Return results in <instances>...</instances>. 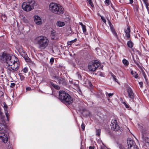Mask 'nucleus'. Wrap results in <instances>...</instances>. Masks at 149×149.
Instances as JSON below:
<instances>
[{
  "mask_svg": "<svg viewBox=\"0 0 149 149\" xmlns=\"http://www.w3.org/2000/svg\"><path fill=\"white\" fill-rule=\"evenodd\" d=\"M58 98L61 102L67 105L71 104L73 102V98L68 93L63 91H60L58 92Z\"/></svg>",
  "mask_w": 149,
  "mask_h": 149,
  "instance_id": "nucleus-1",
  "label": "nucleus"
},
{
  "mask_svg": "<svg viewBox=\"0 0 149 149\" xmlns=\"http://www.w3.org/2000/svg\"><path fill=\"white\" fill-rule=\"evenodd\" d=\"M35 40L38 45L39 48L41 49H45L48 46L49 40L45 36H38Z\"/></svg>",
  "mask_w": 149,
  "mask_h": 149,
  "instance_id": "nucleus-2",
  "label": "nucleus"
},
{
  "mask_svg": "<svg viewBox=\"0 0 149 149\" xmlns=\"http://www.w3.org/2000/svg\"><path fill=\"white\" fill-rule=\"evenodd\" d=\"M49 10L56 14L61 15L64 12V8L60 5L55 3H52L49 6Z\"/></svg>",
  "mask_w": 149,
  "mask_h": 149,
  "instance_id": "nucleus-3",
  "label": "nucleus"
},
{
  "mask_svg": "<svg viewBox=\"0 0 149 149\" xmlns=\"http://www.w3.org/2000/svg\"><path fill=\"white\" fill-rule=\"evenodd\" d=\"M36 4L34 0H28L22 4V9L26 11H30L34 9V6Z\"/></svg>",
  "mask_w": 149,
  "mask_h": 149,
  "instance_id": "nucleus-4",
  "label": "nucleus"
},
{
  "mask_svg": "<svg viewBox=\"0 0 149 149\" xmlns=\"http://www.w3.org/2000/svg\"><path fill=\"white\" fill-rule=\"evenodd\" d=\"M12 59L10 55L4 53H3L1 57V60L2 62H6L8 65L12 64L10 61Z\"/></svg>",
  "mask_w": 149,
  "mask_h": 149,
  "instance_id": "nucleus-5",
  "label": "nucleus"
},
{
  "mask_svg": "<svg viewBox=\"0 0 149 149\" xmlns=\"http://www.w3.org/2000/svg\"><path fill=\"white\" fill-rule=\"evenodd\" d=\"M100 65V64L97 61H95L94 62H92L88 65V69L90 71L94 72L99 67Z\"/></svg>",
  "mask_w": 149,
  "mask_h": 149,
  "instance_id": "nucleus-6",
  "label": "nucleus"
},
{
  "mask_svg": "<svg viewBox=\"0 0 149 149\" xmlns=\"http://www.w3.org/2000/svg\"><path fill=\"white\" fill-rule=\"evenodd\" d=\"M127 143L129 149H139L135 142L130 138L127 139Z\"/></svg>",
  "mask_w": 149,
  "mask_h": 149,
  "instance_id": "nucleus-7",
  "label": "nucleus"
},
{
  "mask_svg": "<svg viewBox=\"0 0 149 149\" xmlns=\"http://www.w3.org/2000/svg\"><path fill=\"white\" fill-rule=\"evenodd\" d=\"M8 132H0V139L4 143L8 141Z\"/></svg>",
  "mask_w": 149,
  "mask_h": 149,
  "instance_id": "nucleus-8",
  "label": "nucleus"
},
{
  "mask_svg": "<svg viewBox=\"0 0 149 149\" xmlns=\"http://www.w3.org/2000/svg\"><path fill=\"white\" fill-rule=\"evenodd\" d=\"M110 126L112 129L114 131H117L120 130V127L116 120H112Z\"/></svg>",
  "mask_w": 149,
  "mask_h": 149,
  "instance_id": "nucleus-9",
  "label": "nucleus"
},
{
  "mask_svg": "<svg viewBox=\"0 0 149 149\" xmlns=\"http://www.w3.org/2000/svg\"><path fill=\"white\" fill-rule=\"evenodd\" d=\"M8 128L6 123L4 121L0 123V131L1 132H8Z\"/></svg>",
  "mask_w": 149,
  "mask_h": 149,
  "instance_id": "nucleus-10",
  "label": "nucleus"
},
{
  "mask_svg": "<svg viewBox=\"0 0 149 149\" xmlns=\"http://www.w3.org/2000/svg\"><path fill=\"white\" fill-rule=\"evenodd\" d=\"M10 62H11L12 64H11V65H13L15 68V69H13V70L15 69V70H17L18 69L19 65V62L17 61H15L13 58L11 60Z\"/></svg>",
  "mask_w": 149,
  "mask_h": 149,
  "instance_id": "nucleus-11",
  "label": "nucleus"
},
{
  "mask_svg": "<svg viewBox=\"0 0 149 149\" xmlns=\"http://www.w3.org/2000/svg\"><path fill=\"white\" fill-rule=\"evenodd\" d=\"M34 22L36 24L38 25L41 24V19L40 17L38 15H35L34 17Z\"/></svg>",
  "mask_w": 149,
  "mask_h": 149,
  "instance_id": "nucleus-12",
  "label": "nucleus"
},
{
  "mask_svg": "<svg viewBox=\"0 0 149 149\" xmlns=\"http://www.w3.org/2000/svg\"><path fill=\"white\" fill-rule=\"evenodd\" d=\"M127 92L128 93L129 97L132 99H133L134 98V94L132 89L130 87L128 88H127Z\"/></svg>",
  "mask_w": 149,
  "mask_h": 149,
  "instance_id": "nucleus-13",
  "label": "nucleus"
},
{
  "mask_svg": "<svg viewBox=\"0 0 149 149\" xmlns=\"http://www.w3.org/2000/svg\"><path fill=\"white\" fill-rule=\"evenodd\" d=\"M125 35L127 37V40H130V26H128L126 29H125Z\"/></svg>",
  "mask_w": 149,
  "mask_h": 149,
  "instance_id": "nucleus-14",
  "label": "nucleus"
},
{
  "mask_svg": "<svg viewBox=\"0 0 149 149\" xmlns=\"http://www.w3.org/2000/svg\"><path fill=\"white\" fill-rule=\"evenodd\" d=\"M58 82L60 84H62L63 86H65L66 85L67 83L65 79L64 78L60 77L59 78Z\"/></svg>",
  "mask_w": 149,
  "mask_h": 149,
  "instance_id": "nucleus-15",
  "label": "nucleus"
},
{
  "mask_svg": "<svg viewBox=\"0 0 149 149\" xmlns=\"http://www.w3.org/2000/svg\"><path fill=\"white\" fill-rule=\"evenodd\" d=\"M15 67L13 65H8V68L10 71L14 72L17 71V70H15V69L13 70V69H15Z\"/></svg>",
  "mask_w": 149,
  "mask_h": 149,
  "instance_id": "nucleus-16",
  "label": "nucleus"
},
{
  "mask_svg": "<svg viewBox=\"0 0 149 149\" xmlns=\"http://www.w3.org/2000/svg\"><path fill=\"white\" fill-rule=\"evenodd\" d=\"M20 54L24 58L25 61L28 58H29L26 52H22Z\"/></svg>",
  "mask_w": 149,
  "mask_h": 149,
  "instance_id": "nucleus-17",
  "label": "nucleus"
},
{
  "mask_svg": "<svg viewBox=\"0 0 149 149\" xmlns=\"http://www.w3.org/2000/svg\"><path fill=\"white\" fill-rule=\"evenodd\" d=\"M56 25L60 27H62L65 25V23L59 21L57 22Z\"/></svg>",
  "mask_w": 149,
  "mask_h": 149,
  "instance_id": "nucleus-18",
  "label": "nucleus"
},
{
  "mask_svg": "<svg viewBox=\"0 0 149 149\" xmlns=\"http://www.w3.org/2000/svg\"><path fill=\"white\" fill-rule=\"evenodd\" d=\"M50 84L55 89L57 90H59L60 89V87L58 85L54 84L52 82H50Z\"/></svg>",
  "mask_w": 149,
  "mask_h": 149,
  "instance_id": "nucleus-19",
  "label": "nucleus"
},
{
  "mask_svg": "<svg viewBox=\"0 0 149 149\" xmlns=\"http://www.w3.org/2000/svg\"><path fill=\"white\" fill-rule=\"evenodd\" d=\"M26 61L27 63H28L30 65L33 66L35 65L34 63H33V61H31V60L29 58H28L26 60Z\"/></svg>",
  "mask_w": 149,
  "mask_h": 149,
  "instance_id": "nucleus-20",
  "label": "nucleus"
},
{
  "mask_svg": "<svg viewBox=\"0 0 149 149\" xmlns=\"http://www.w3.org/2000/svg\"><path fill=\"white\" fill-rule=\"evenodd\" d=\"M127 45L128 47L132 49L133 45V44L132 42L130 40L129 41L127 42Z\"/></svg>",
  "mask_w": 149,
  "mask_h": 149,
  "instance_id": "nucleus-21",
  "label": "nucleus"
},
{
  "mask_svg": "<svg viewBox=\"0 0 149 149\" xmlns=\"http://www.w3.org/2000/svg\"><path fill=\"white\" fill-rule=\"evenodd\" d=\"M108 23L109 24L110 27V29L111 30V31H114V30H115V29H114L113 25H112L111 22L109 20H108Z\"/></svg>",
  "mask_w": 149,
  "mask_h": 149,
  "instance_id": "nucleus-22",
  "label": "nucleus"
},
{
  "mask_svg": "<svg viewBox=\"0 0 149 149\" xmlns=\"http://www.w3.org/2000/svg\"><path fill=\"white\" fill-rule=\"evenodd\" d=\"M131 74L135 78H137L138 77V74L136 72L131 71Z\"/></svg>",
  "mask_w": 149,
  "mask_h": 149,
  "instance_id": "nucleus-23",
  "label": "nucleus"
},
{
  "mask_svg": "<svg viewBox=\"0 0 149 149\" xmlns=\"http://www.w3.org/2000/svg\"><path fill=\"white\" fill-rule=\"evenodd\" d=\"M77 40V38H75L74 40L71 41H68L67 42V44L68 45H71L72 43L76 42Z\"/></svg>",
  "mask_w": 149,
  "mask_h": 149,
  "instance_id": "nucleus-24",
  "label": "nucleus"
},
{
  "mask_svg": "<svg viewBox=\"0 0 149 149\" xmlns=\"http://www.w3.org/2000/svg\"><path fill=\"white\" fill-rule=\"evenodd\" d=\"M56 33L54 30H53L51 31V36L52 39H54V37Z\"/></svg>",
  "mask_w": 149,
  "mask_h": 149,
  "instance_id": "nucleus-25",
  "label": "nucleus"
},
{
  "mask_svg": "<svg viewBox=\"0 0 149 149\" xmlns=\"http://www.w3.org/2000/svg\"><path fill=\"white\" fill-rule=\"evenodd\" d=\"M7 17L5 15H2L1 17L2 20L4 22H5L6 21V19H7Z\"/></svg>",
  "mask_w": 149,
  "mask_h": 149,
  "instance_id": "nucleus-26",
  "label": "nucleus"
},
{
  "mask_svg": "<svg viewBox=\"0 0 149 149\" xmlns=\"http://www.w3.org/2000/svg\"><path fill=\"white\" fill-rule=\"evenodd\" d=\"M123 62L125 66H127L129 65L128 61L125 59L123 60Z\"/></svg>",
  "mask_w": 149,
  "mask_h": 149,
  "instance_id": "nucleus-27",
  "label": "nucleus"
},
{
  "mask_svg": "<svg viewBox=\"0 0 149 149\" xmlns=\"http://www.w3.org/2000/svg\"><path fill=\"white\" fill-rule=\"evenodd\" d=\"M111 76L113 77V79H114V80L116 81V82H117V83H118V80L116 79V76H115L113 73H111Z\"/></svg>",
  "mask_w": 149,
  "mask_h": 149,
  "instance_id": "nucleus-28",
  "label": "nucleus"
},
{
  "mask_svg": "<svg viewBox=\"0 0 149 149\" xmlns=\"http://www.w3.org/2000/svg\"><path fill=\"white\" fill-rule=\"evenodd\" d=\"M143 2L145 4L146 8H147V9L148 10V8H149L148 6H149V4L148 3V0H146L145 1H145H143Z\"/></svg>",
  "mask_w": 149,
  "mask_h": 149,
  "instance_id": "nucleus-29",
  "label": "nucleus"
},
{
  "mask_svg": "<svg viewBox=\"0 0 149 149\" xmlns=\"http://www.w3.org/2000/svg\"><path fill=\"white\" fill-rule=\"evenodd\" d=\"M143 140L146 143H148L149 141V138L147 137H144Z\"/></svg>",
  "mask_w": 149,
  "mask_h": 149,
  "instance_id": "nucleus-30",
  "label": "nucleus"
},
{
  "mask_svg": "<svg viewBox=\"0 0 149 149\" xmlns=\"http://www.w3.org/2000/svg\"><path fill=\"white\" fill-rule=\"evenodd\" d=\"M96 135L98 136H100V134L101 130L99 129L96 130Z\"/></svg>",
  "mask_w": 149,
  "mask_h": 149,
  "instance_id": "nucleus-31",
  "label": "nucleus"
},
{
  "mask_svg": "<svg viewBox=\"0 0 149 149\" xmlns=\"http://www.w3.org/2000/svg\"><path fill=\"white\" fill-rule=\"evenodd\" d=\"M3 104H4V108L5 110V111H7V108L8 106L7 104L5 103L4 102L3 103Z\"/></svg>",
  "mask_w": 149,
  "mask_h": 149,
  "instance_id": "nucleus-32",
  "label": "nucleus"
},
{
  "mask_svg": "<svg viewBox=\"0 0 149 149\" xmlns=\"http://www.w3.org/2000/svg\"><path fill=\"white\" fill-rule=\"evenodd\" d=\"M83 115L85 116H88L90 114V113L88 111H84L83 113Z\"/></svg>",
  "mask_w": 149,
  "mask_h": 149,
  "instance_id": "nucleus-33",
  "label": "nucleus"
},
{
  "mask_svg": "<svg viewBox=\"0 0 149 149\" xmlns=\"http://www.w3.org/2000/svg\"><path fill=\"white\" fill-rule=\"evenodd\" d=\"M89 4L90 5V6L92 7L93 8L94 7V6L92 0H91L89 1H88Z\"/></svg>",
  "mask_w": 149,
  "mask_h": 149,
  "instance_id": "nucleus-34",
  "label": "nucleus"
},
{
  "mask_svg": "<svg viewBox=\"0 0 149 149\" xmlns=\"http://www.w3.org/2000/svg\"><path fill=\"white\" fill-rule=\"evenodd\" d=\"M5 114H6V116L7 118V120L8 121L9 120L8 117H9V114L8 113V111H5Z\"/></svg>",
  "mask_w": 149,
  "mask_h": 149,
  "instance_id": "nucleus-35",
  "label": "nucleus"
},
{
  "mask_svg": "<svg viewBox=\"0 0 149 149\" xmlns=\"http://www.w3.org/2000/svg\"><path fill=\"white\" fill-rule=\"evenodd\" d=\"M1 119V121L2 122V121H4V119L5 118V116H3V114L0 115Z\"/></svg>",
  "mask_w": 149,
  "mask_h": 149,
  "instance_id": "nucleus-36",
  "label": "nucleus"
},
{
  "mask_svg": "<svg viewBox=\"0 0 149 149\" xmlns=\"http://www.w3.org/2000/svg\"><path fill=\"white\" fill-rule=\"evenodd\" d=\"M83 29V31L84 33H85L86 31V26L85 25L82 27Z\"/></svg>",
  "mask_w": 149,
  "mask_h": 149,
  "instance_id": "nucleus-37",
  "label": "nucleus"
},
{
  "mask_svg": "<svg viewBox=\"0 0 149 149\" xmlns=\"http://www.w3.org/2000/svg\"><path fill=\"white\" fill-rule=\"evenodd\" d=\"M23 72L24 73H26L28 71V69L27 68H25L23 70Z\"/></svg>",
  "mask_w": 149,
  "mask_h": 149,
  "instance_id": "nucleus-38",
  "label": "nucleus"
},
{
  "mask_svg": "<svg viewBox=\"0 0 149 149\" xmlns=\"http://www.w3.org/2000/svg\"><path fill=\"white\" fill-rule=\"evenodd\" d=\"M54 61V58L52 57L51 58L50 60V62L51 64H52Z\"/></svg>",
  "mask_w": 149,
  "mask_h": 149,
  "instance_id": "nucleus-39",
  "label": "nucleus"
},
{
  "mask_svg": "<svg viewBox=\"0 0 149 149\" xmlns=\"http://www.w3.org/2000/svg\"><path fill=\"white\" fill-rule=\"evenodd\" d=\"M81 128L83 130H84L85 128L84 124L83 122L81 125Z\"/></svg>",
  "mask_w": 149,
  "mask_h": 149,
  "instance_id": "nucleus-40",
  "label": "nucleus"
},
{
  "mask_svg": "<svg viewBox=\"0 0 149 149\" xmlns=\"http://www.w3.org/2000/svg\"><path fill=\"white\" fill-rule=\"evenodd\" d=\"M3 93L2 91H0V97L2 98L3 96Z\"/></svg>",
  "mask_w": 149,
  "mask_h": 149,
  "instance_id": "nucleus-41",
  "label": "nucleus"
},
{
  "mask_svg": "<svg viewBox=\"0 0 149 149\" xmlns=\"http://www.w3.org/2000/svg\"><path fill=\"white\" fill-rule=\"evenodd\" d=\"M15 83H11V84H10V86L11 88H13L15 86Z\"/></svg>",
  "mask_w": 149,
  "mask_h": 149,
  "instance_id": "nucleus-42",
  "label": "nucleus"
},
{
  "mask_svg": "<svg viewBox=\"0 0 149 149\" xmlns=\"http://www.w3.org/2000/svg\"><path fill=\"white\" fill-rule=\"evenodd\" d=\"M123 103L124 104L125 107L127 108H129V106L127 105L125 102H124Z\"/></svg>",
  "mask_w": 149,
  "mask_h": 149,
  "instance_id": "nucleus-43",
  "label": "nucleus"
},
{
  "mask_svg": "<svg viewBox=\"0 0 149 149\" xmlns=\"http://www.w3.org/2000/svg\"><path fill=\"white\" fill-rule=\"evenodd\" d=\"M134 63L139 67L140 66V65L139 64V63H138V62L135 61L134 59Z\"/></svg>",
  "mask_w": 149,
  "mask_h": 149,
  "instance_id": "nucleus-44",
  "label": "nucleus"
},
{
  "mask_svg": "<svg viewBox=\"0 0 149 149\" xmlns=\"http://www.w3.org/2000/svg\"><path fill=\"white\" fill-rule=\"evenodd\" d=\"M101 18L102 19V20L103 22H104V23H106V21L105 20V19L102 16H101Z\"/></svg>",
  "mask_w": 149,
  "mask_h": 149,
  "instance_id": "nucleus-45",
  "label": "nucleus"
},
{
  "mask_svg": "<svg viewBox=\"0 0 149 149\" xmlns=\"http://www.w3.org/2000/svg\"><path fill=\"white\" fill-rule=\"evenodd\" d=\"M20 77L21 80H23L25 78L22 75H20Z\"/></svg>",
  "mask_w": 149,
  "mask_h": 149,
  "instance_id": "nucleus-46",
  "label": "nucleus"
},
{
  "mask_svg": "<svg viewBox=\"0 0 149 149\" xmlns=\"http://www.w3.org/2000/svg\"><path fill=\"white\" fill-rule=\"evenodd\" d=\"M61 77H58V76H55L54 77V79H56L57 81H58L59 80V78H60Z\"/></svg>",
  "mask_w": 149,
  "mask_h": 149,
  "instance_id": "nucleus-47",
  "label": "nucleus"
},
{
  "mask_svg": "<svg viewBox=\"0 0 149 149\" xmlns=\"http://www.w3.org/2000/svg\"><path fill=\"white\" fill-rule=\"evenodd\" d=\"M113 34L117 38V39H118V35H117V33H116V32H115L114 33H113Z\"/></svg>",
  "mask_w": 149,
  "mask_h": 149,
  "instance_id": "nucleus-48",
  "label": "nucleus"
},
{
  "mask_svg": "<svg viewBox=\"0 0 149 149\" xmlns=\"http://www.w3.org/2000/svg\"><path fill=\"white\" fill-rule=\"evenodd\" d=\"M77 74L78 75V76L79 78L80 79L81 78V75L79 73V72H77Z\"/></svg>",
  "mask_w": 149,
  "mask_h": 149,
  "instance_id": "nucleus-49",
  "label": "nucleus"
},
{
  "mask_svg": "<svg viewBox=\"0 0 149 149\" xmlns=\"http://www.w3.org/2000/svg\"><path fill=\"white\" fill-rule=\"evenodd\" d=\"M88 84H89V85L90 87H91L92 85L91 84V81H88Z\"/></svg>",
  "mask_w": 149,
  "mask_h": 149,
  "instance_id": "nucleus-50",
  "label": "nucleus"
},
{
  "mask_svg": "<svg viewBox=\"0 0 149 149\" xmlns=\"http://www.w3.org/2000/svg\"><path fill=\"white\" fill-rule=\"evenodd\" d=\"M105 2L106 3H107L108 5L109 4L110 1L109 0H106Z\"/></svg>",
  "mask_w": 149,
  "mask_h": 149,
  "instance_id": "nucleus-51",
  "label": "nucleus"
},
{
  "mask_svg": "<svg viewBox=\"0 0 149 149\" xmlns=\"http://www.w3.org/2000/svg\"><path fill=\"white\" fill-rule=\"evenodd\" d=\"M107 94H108V96L109 97H110V96H112L113 95V93H107Z\"/></svg>",
  "mask_w": 149,
  "mask_h": 149,
  "instance_id": "nucleus-52",
  "label": "nucleus"
},
{
  "mask_svg": "<svg viewBox=\"0 0 149 149\" xmlns=\"http://www.w3.org/2000/svg\"><path fill=\"white\" fill-rule=\"evenodd\" d=\"M31 89V88L29 87H27L26 88V90H27V91H29V90H30Z\"/></svg>",
  "mask_w": 149,
  "mask_h": 149,
  "instance_id": "nucleus-53",
  "label": "nucleus"
},
{
  "mask_svg": "<svg viewBox=\"0 0 149 149\" xmlns=\"http://www.w3.org/2000/svg\"><path fill=\"white\" fill-rule=\"evenodd\" d=\"M139 85H140L141 87H142V85H143V82H142L141 81L139 83Z\"/></svg>",
  "mask_w": 149,
  "mask_h": 149,
  "instance_id": "nucleus-54",
  "label": "nucleus"
},
{
  "mask_svg": "<svg viewBox=\"0 0 149 149\" xmlns=\"http://www.w3.org/2000/svg\"><path fill=\"white\" fill-rule=\"evenodd\" d=\"M94 146H90L89 147V149H94Z\"/></svg>",
  "mask_w": 149,
  "mask_h": 149,
  "instance_id": "nucleus-55",
  "label": "nucleus"
},
{
  "mask_svg": "<svg viewBox=\"0 0 149 149\" xmlns=\"http://www.w3.org/2000/svg\"><path fill=\"white\" fill-rule=\"evenodd\" d=\"M79 24L80 25H81V26L82 27L84 26V25L83 24L82 22H79Z\"/></svg>",
  "mask_w": 149,
  "mask_h": 149,
  "instance_id": "nucleus-56",
  "label": "nucleus"
},
{
  "mask_svg": "<svg viewBox=\"0 0 149 149\" xmlns=\"http://www.w3.org/2000/svg\"><path fill=\"white\" fill-rule=\"evenodd\" d=\"M130 3L132 4L133 3V0H130Z\"/></svg>",
  "mask_w": 149,
  "mask_h": 149,
  "instance_id": "nucleus-57",
  "label": "nucleus"
},
{
  "mask_svg": "<svg viewBox=\"0 0 149 149\" xmlns=\"http://www.w3.org/2000/svg\"><path fill=\"white\" fill-rule=\"evenodd\" d=\"M100 149H104V147L102 146H101Z\"/></svg>",
  "mask_w": 149,
  "mask_h": 149,
  "instance_id": "nucleus-58",
  "label": "nucleus"
},
{
  "mask_svg": "<svg viewBox=\"0 0 149 149\" xmlns=\"http://www.w3.org/2000/svg\"><path fill=\"white\" fill-rule=\"evenodd\" d=\"M112 33H113H113H114L115 32H116V31H115V30H114V31H112Z\"/></svg>",
  "mask_w": 149,
  "mask_h": 149,
  "instance_id": "nucleus-59",
  "label": "nucleus"
},
{
  "mask_svg": "<svg viewBox=\"0 0 149 149\" xmlns=\"http://www.w3.org/2000/svg\"><path fill=\"white\" fill-rule=\"evenodd\" d=\"M143 75L144 76V77H145V76H146V74L145 73H143Z\"/></svg>",
  "mask_w": 149,
  "mask_h": 149,
  "instance_id": "nucleus-60",
  "label": "nucleus"
},
{
  "mask_svg": "<svg viewBox=\"0 0 149 149\" xmlns=\"http://www.w3.org/2000/svg\"><path fill=\"white\" fill-rule=\"evenodd\" d=\"M8 149H13L12 148H9Z\"/></svg>",
  "mask_w": 149,
  "mask_h": 149,
  "instance_id": "nucleus-61",
  "label": "nucleus"
},
{
  "mask_svg": "<svg viewBox=\"0 0 149 149\" xmlns=\"http://www.w3.org/2000/svg\"><path fill=\"white\" fill-rule=\"evenodd\" d=\"M148 145H149V142H148Z\"/></svg>",
  "mask_w": 149,
  "mask_h": 149,
  "instance_id": "nucleus-62",
  "label": "nucleus"
},
{
  "mask_svg": "<svg viewBox=\"0 0 149 149\" xmlns=\"http://www.w3.org/2000/svg\"><path fill=\"white\" fill-rule=\"evenodd\" d=\"M132 50L133 51H134V49H132Z\"/></svg>",
  "mask_w": 149,
  "mask_h": 149,
  "instance_id": "nucleus-63",
  "label": "nucleus"
}]
</instances>
